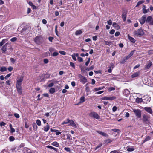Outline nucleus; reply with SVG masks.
Wrapping results in <instances>:
<instances>
[{
	"label": "nucleus",
	"mask_w": 153,
	"mask_h": 153,
	"mask_svg": "<svg viewBox=\"0 0 153 153\" xmlns=\"http://www.w3.org/2000/svg\"><path fill=\"white\" fill-rule=\"evenodd\" d=\"M115 88L113 87H110L108 88V90L109 91H111L115 90Z\"/></svg>",
	"instance_id": "obj_41"
},
{
	"label": "nucleus",
	"mask_w": 153,
	"mask_h": 153,
	"mask_svg": "<svg viewBox=\"0 0 153 153\" xmlns=\"http://www.w3.org/2000/svg\"><path fill=\"white\" fill-rule=\"evenodd\" d=\"M133 111L135 114L136 116L138 118H140L141 117V111L139 109H133Z\"/></svg>",
	"instance_id": "obj_4"
},
{
	"label": "nucleus",
	"mask_w": 153,
	"mask_h": 153,
	"mask_svg": "<svg viewBox=\"0 0 153 153\" xmlns=\"http://www.w3.org/2000/svg\"><path fill=\"white\" fill-rule=\"evenodd\" d=\"M150 139V136H148L146 137V138L143 141V143H145V142L149 140Z\"/></svg>",
	"instance_id": "obj_24"
},
{
	"label": "nucleus",
	"mask_w": 153,
	"mask_h": 153,
	"mask_svg": "<svg viewBox=\"0 0 153 153\" xmlns=\"http://www.w3.org/2000/svg\"><path fill=\"white\" fill-rule=\"evenodd\" d=\"M10 60L11 62L13 63H14L16 61V60L12 58H10Z\"/></svg>",
	"instance_id": "obj_50"
},
{
	"label": "nucleus",
	"mask_w": 153,
	"mask_h": 153,
	"mask_svg": "<svg viewBox=\"0 0 153 153\" xmlns=\"http://www.w3.org/2000/svg\"><path fill=\"white\" fill-rule=\"evenodd\" d=\"M16 40L17 38L15 37L12 38L10 39V41L11 42H15L16 41Z\"/></svg>",
	"instance_id": "obj_47"
},
{
	"label": "nucleus",
	"mask_w": 153,
	"mask_h": 153,
	"mask_svg": "<svg viewBox=\"0 0 153 153\" xmlns=\"http://www.w3.org/2000/svg\"><path fill=\"white\" fill-rule=\"evenodd\" d=\"M70 65L71 66V67H72L74 69L75 68V64H74L72 62H70Z\"/></svg>",
	"instance_id": "obj_40"
},
{
	"label": "nucleus",
	"mask_w": 153,
	"mask_h": 153,
	"mask_svg": "<svg viewBox=\"0 0 153 153\" xmlns=\"http://www.w3.org/2000/svg\"><path fill=\"white\" fill-rule=\"evenodd\" d=\"M127 150L128 152H132L134 150V149L133 148H128Z\"/></svg>",
	"instance_id": "obj_36"
},
{
	"label": "nucleus",
	"mask_w": 153,
	"mask_h": 153,
	"mask_svg": "<svg viewBox=\"0 0 153 153\" xmlns=\"http://www.w3.org/2000/svg\"><path fill=\"white\" fill-rule=\"evenodd\" d=\"M112 25L114 28L117 30L120 28L119 26L117 23L115 22L113 23Z\"/></svg>",
	"instance_id": "obj_17"
},
{
	"label": "nucleus",
	"mask_w": 153,
	"mask_h": 153,
	"mask_svg": "<svg viewBox=\"0 0 153 153\" xmlns=\"http://www.w3.org/2000/svg\"><path fill=\"white\" fill-rule=\"evenodd\" d=\"M53 85L54 83H51L48 84V86L49 87H51L53 86Z\"/></svg>",
	"instance_id": "obj_62"
},
{
	"label": "nucleus",
	"mask_w": 153,
	"mask_h": 153,
	"mask_svg": "<svg viewBox=\"0 0 153 153\" xmlns=\"http://www.w3.org/2000/svg\"><path fill=\"white\" fill-rule=\"evenodd\" d=\"M43 38L41 36H37L34 39V41L36 44H40L43 42Z\"/></svg>",
	"instance_id": "obj_2"
},
{
	"label": "nucleus",
	"mask_w": 153,
	"mask_h": 153,
	"mask_svg": "<svg viewBox=\"0 0 153 153\" xmlns=\"http://www.w3.org/2000/svg\"><path fill=\"white\" fill-rule=\"evenodd\" d=\"M134 51L135 50L132 51L128 55L131 57L133 55Z\"/></svg>",
	"instance_id": "obj_52"
},
{
	"label": "nucleus",
	"mask_w": 153,
	"mask_h": 153,
	"mask_svg": "<svg viewBox=\"0 0 153 153\" xmlns=\"http://www.w3.org/2000/svg\"><path fill=\"white\" fill-rule=\"evenodd\" d=\"M149 9H145V10H144L143 11V13H144V14H146V13L147 12H149Z\"/></svg>",
	"instance_id": "obj_43"
},
{
	"label": "nucleus",
	"mask_w": 153,
	"mask_h": 153,
	"mask_svg": "<svg viewBox=\"0 0 153 153\" xmlns=\"http://www.w3.org/2000/svg\"><path fill=\"white\" fill-rule=\"evenodd\" d=\"M152 63L151 62L149 61L148 62V63L146 64L145 67V69H148L149 68L150 66L152 65Z\"/></svg>",
	"instance_id": "obj_13"
},
{
	"label": "nucleus",
	"mask_w": 153,
	"mask_h": 153,
	"mask_svg": "<svg viewBox=\"0 0 153 153\" xmlns=\"http://www.w3.org/2000/svg\"><path fill=\"white\" fill-rule=\"evenodd\" d=\"M77 59L78 61L80 62H82L83 61V58L80 57L77 58Z\"/></svg>",
	"instance_id": "obj_39"
},
{
	"label": "nucleus",
	"mask_w": 153,
	"mask_h": 153,
	"mask_svg": "<svg viewBox=\"0 0 153 153\" xmlns=\"http://www.w3.org/2000/svg\"><path fill=\"white\" fill-rule=\"evenodd\" d=\"M116 99V97L115 96L108 97V100H112Z\"/></svg>",
	"instance_id": "obj_27"
},
{
	"label": "nucleus",
	"mask_w": 153,
	"mask_h": 153,
	"mask_svg": "<svg viewBox=\"0 0 153 153\" xmlns=\"http://www.w3.org/2000/svg\"><path fill=\"white\" fill-rule=\"evenodd\" d=\"M6 70H7V68L6 67H2L1 68L0 71L1 72H4V71H6Z\"/></svg>",
	"instance_id": "obj_30"
},
{
	"label": "nucleus",
	"mask_w": 153,
	"mask_h": 153,
	"mask_svg": "<svg viewBox=\"0 0 153 153\" xmlns=\"http://www.w3.org/2000/svg\"><path fill=\"white\" fill-rule=\"evenodd\" d=\"M55 91V88H51L49 90V92L51 94H53L54 93Z\"/></svg>",
	"instance_id": "obj_25"
},
{
	"label": "nucleus",
	"mask_w": 153,
	"mask_h": 153,
	"mask_svg": "<svg viewBox=\"0 0 153 153\" xmlns=\"http://www.w3.org/2000/svg\"><path fill=\"white\" fill-rule=\"evenodd\" d=\"M126 59L124 57L120 61V63L121 64H123L124 63H125V62L126 61Z\"/></svg>",
	"instance_id": "obj_38"
},
{
	"label": "nucleus",
	"mask_w": 153,
	"mask_h": 153,
	"mask_svg": "<svg viewBox=\"0 0 153 153\" xmlns=\"http://www.w3.org/2000/svg\"><path fill=\"white\" fill-rule=\"evenodd\" d=\"M7 40V39H3L1 41L4 43V44L6 42Z\"/></svg>",
	"instance_id": "obj_61"
},
{
	"label": "nucleus",
	"mask_w": 153,
	"mask_h": 153,
	"mask_svg": "<svg viewBox=\"0 0 153 153\" xmlns=\"http://www.w3.org/2000/svg\"><path fill=\"white\" fill-rule=\"evenodd\" d=\"M123 93L125 96H127L129 94L130 92L128 89H125L124 90Z\"/></svg>",
	"instance_id": "obj_14"
},
{
	"label": "nucleus",
	"mask_w": 153,
	"mask_h": 153,
	"mask_svg": "<svg viewBox=\"0 0 153 153\" xmlns=\"http://www.w3.org/2000/svg\"><path fill=\"white\" fill-rule=\"evenodd\" d=\"M115 31L114 30L112 29L110 31V34L111 35L113 34L114 33Z\"/></svg>",
	"instance_id": "obj_55"
},
{
	"label": "nucleus",
	"mask_w": 153,
	"mask_h": 153,
	"mask_svg": "<svg viewBox=\"0 0 153 153\" xmlns=\"http://www.w3.org/2000/svg\"><path fill=\"white\" fill-rule=\"evenodd\" d=\"M128 38L129 40L133 43H135V39L133 37L130 36L129 34L128 35Z\"/></svg>",
	"instance_id": "obj_16"
},
{
	"label": "nucleus",
	"mask_w": 153,
	"mask_h": 153,
	"mask_svg": "<svg viewBox=\"0 0 153 153\" xmlns=\"http://www.w3.org/2000/svg\"><path fill=\"white\" fill-rule=\"evenodd\" d=\"M140 64L137 65H136L134 67L133 69H135L138 68V67H140Z\"/></svg>",
	"instance_id": "obj_64"
},
{
	"label": "nucleus",
	"mask_w": 153,
	"mask_h": 153,
	"mask_svg": "<svg viewBox=\"0 0 153 153\" xmlns=\"http://www.w3.org/2000/svg\"><path fill=\"white\" fill-rule=\"evenodd\" d=\"M17 88V91L19 94H22V88L21 86H16Z\"/></svg>",
	"instance_id": "obj_11"
},
{
	"label": "nucleus",
	"mask_w": 153,
	"mask_h": 153,
	"mask_svg": "<svg viewBox=\"0 0 153 153\" xmlns=\"http://www.w3.org/2000/svg\"><path fill=\"white\" fill-rule=\"evenodd\" d=\"M117 107L115 106H114L112 108V111L113 112L117 110Z\"/></svg>",
	"instance_id": "obj_59"
},
{
	"label": "nucleus",
	"mask_w": 153,
	"mask_h": 153,
	"mask_svg": "<svg viewBox=\"0 0 153 153\" xmlns=\"http://www.w3.org/2000/svg\"><path fill=\"white\" fill-rule=\"evenodd\" d=\"M42 23L44 24H46L47 23V22L46 20L45 19H43L42 20Z\"/></svg>",
	"instance_id": "obj_58"
},
{
	"label": "nucleus",
	"mask_w": 153,
	"mask_h": 153,
	"mask_svg": "<svg viewBox=\"0 0 153 153\" xmlns=\"http://www.w3.org/2000/svg\"><path fill=\"white\" fill-rule=\"evenodd\" d=\"M87 84H86V88L85 90L87 92H88L89 91V87L87 86Z\"/></svg>",
	"instance_id": "obj_60"
},
{
	"label": "nucleus",
	"mask_w": 153,
	"mask_h": 153,
	"mask_svg": "<svg viewBox=\"0 0 153 153\" xmlns=\"http://www.w3.org/2000/svg\"><path fill=\"white\" fill-rule=\"evenodd\" d=\"M18 78V79L17 80L16 86H21V82L23 80V77L21 76Z\"/></svg>",
	"instance_id": "obj_7"
},
{
	"label": "nucleus",
	"mask_w": 153,
	"mask_h": 153,
	"mask_svg": "<svg viewBox=\"0 0 153 153\" xmlns=\"http://www.w3.org/2000/svg\"><path fill=\"white\" fill-rule=\"evenodd\" d=\"M122 17L124 21H125L126 19V15L125 14L123 13L122 15Z\"/></svg>",
	"instance_id": "obj_33"
},
{
	"label": "nucleus",
	"mask_w": 153,
	"mask_h": 153,
	"mask_svg": "<svg viewBox=\"0 0 153 153\" xmlns=\"http://www.w3.org/2000/svg\"><path fill=\"white\" fill-rule=\"evenodd\" d=\"M104 142L105 143H108L111 142H112V141L110 139H108L105 140Z\"/></svg>",
	"instance_id": "obj_34"
},
{
	"label": "nucleus",
	"mask_w": 153,
	"mask_h": 153,
	"mask_svg": "<svg viewBox=\"0 0 153 153\" xmlns=\"http://www.w3.org/2000/svg\"><path fill=\"white\" fill-rule=\"evenodd\" d=\"M71 56L73 60H74L75 61H76V58L74 55L73 54Z\"/></svg>",
	"instance_id": "obj_57"
},
{
	"label": "nucleus",
	"mask_w": 153,
	"mask_h": 153,
	"mask_svg": "<svg viewBox=\"0 0 153 153\" xmlns=\"http://www.w3.org/2000/svg\"><path fill=\"white\" fill-rule=\"evenodd\" d=\"M51 144L56 147H58L59 146V143L56 141L53 142Z\"/></svg>",
	"instance_id": "obj_20"
},
{
	"label": "nucleus",
	"mask_w": 153,
	"mask_h": 153,
	"mask_svg": "<svg viewBox=\"0 0 153 153\" xmlns=\"http://www.w3.org/2000/svg\"><path fill=\"white\" fill-rule=\"evenodd\" d=\"M9 140L11 141H13L14 140V138L13 136H10L9 137Z\"/></svg>",
	"instance_id": "obj_42"
},
{
	"label": "nucleus",
	"mask_w": 153,
	"mask_h": 153,
	"mask_svg": "<svg viewBox=\"0 0 153 153\" xmlns=\"http://www.w3.org/2000/svg\"><path fill=\"white\" fill-rule=\"evenodd\" d=\"M36 123L39 126H40L41 125V122L38 119L36 120Z\"/></svg>",
	"instance_id": "obj_37"
},
{
	"label": "nucleus",
	"mask_w": 153,
	"mask_h": 153,
	"mask_svg": "<svg viewBox=\"0 0 153 153\" xmlns=\"http://www.w3.org/2000/svg\"><path fill=\"white\" fill-rule=\"evenodd\" d=\"M9 45L8 43H6L2 48L1 50L2 51L3 53H5L8 45Z\"/></svg>",
	"instance_id": "obj_8"
},
{
	"label": "nucleus",
	"mask_w": 153,
	"mask_h": 153,
	"mask_svg": "<svg viewBox=\"0 0 153 153\" xmlns=\"http://www.w3.org/2000/svg\"><path fill=\"white\" fill-rule=\"evenodd\" d=\"M134 33L135 35H136L137 36L140 37L143 35L144 34V33L142 29L140 28L138 29L137 31H134Z\"/></svg>",
	"instance_id": "obj_3"
},
{
	"label": "nucleus",
	"mask_w": 153,
	"mask_h": 153,
	"mask_svg": "<svg viewBox=\"0 0 153 153\" xmlns=\"http://www.w3.org/2000/svg\"><path fill=\"white\" fill-rule=\"evenodd\" d=\"M143 108L149 114H152L153 113L152 110L150 107H144Z\"/></svg>",
	"instance_id": "obj_10"
},
{
	"label": "nucleus",
	"mask_w": 153,
	"mask_h": 153,
	"mask_svg": "<svg viewBox=\"0 0 153 153\" xmlns=\"http://www.w3.org/2000/svg\"><path fill=\"white\" fill-rule=\"evenodd\" d=\"M120 34V32L118 31L116 32V33H115V36L116 37L118 36Z\"/></svg>",
	"instance_id": "obj_56"
},
{
	"label": "nucleus",
	"mask_w": 153,
	"mask_h": 153,
	"mask_svg": "<svg viewBox=\"0 0 153 153\" xmlns=\"http://www.w3.org/2000/svg\"><path fill=\"white\" fill-rule=\"evenodd\" d=\"M64 150L68 152H70L71 151V149L69 147H65L64 148Z\"/></svg>",
	"instance_id": "obj_45"
},
{
	"label": "nucleus",
	"mask_w": 153,
	"mask_h": 153,
	"mask_svg": "<svg viewBox=\"0 0 153 153\" xmlns=\"http://www.w3.org/2000/svg\"><path fill=\"white\" fill-rule=\"evenodd\" d=\"M13 69V68L11 66L9 67L8 68V70L10 72Z\"/></svg>",
	"instance_id": "obj_63"
},
{
	"label": "nucleus",
	"mask_w": 153,
	"mask_h": 153,
	"mask_svg": "<svg viewBox=\"0 0 153 153\" xmlns=\"http://www.w3.org/2000/svg\"><path fill=\"white\" fill-rule=\"evenodd\" d=\"M107 23L109 25H111L112 24L111 20L110 19L108 21Z\"/></svg>",
	"instance_id": "obj_54"
},
{
	"label": "nucleus",
	"mask_w": 153,
	"mask_h": 153,
	"mask_svg": "<svg viewBox=\"0 0 153 153\" xmlns=\"http://www.w3.org/2000/svg\"><path fill=\"white\" fill-rule=\"evenodd\" d=\"M67 124H68V126H72L74 128H76L77 127L76 125L74 123V121L71 120H70L69 118L64 121L62 123V125Z\"/></svg>",
	"instance_id": "obj_1"
},
{
	"label": "nucleus",
	"mask_w": 153,
	"mask_h": 153,
	"mask_svg": "<svg viewBox=\"0 0 153 153\" xmlns=\"http://www.w3.org/2000/svg\"><path fill=\"white\" fill-rule=\"evenodd\" d=\"M46 147L48 148L53 149L56 152H57L58 151V150L57 149L51 146L48 145L46 146Z\"/></svg>",
	"instance_id": "obj_22"
},
{
	"label": "nucleus",
	"mask_w": 153,
	"mask_h": 153,
	"mask_svg": "<svg viewBox=\"0 0 153 153\" xmlns=\"http://www.w3.org/2000/svg\"><path fill=\"white\" fill-rule=\"evenodd\" d=\"M43 60L45 64H47L49 62L48 59H44Z\"/></svg>",
	"instance_id": "obj_51"
},
{
	"label": "nucleus",
	"mask_w": 153,
	"mask_h": 153,
	"mask_svg": "<svg viewBox=\"0 0 153 153\" xmlns=\"http://www.w3.org/2000/svg\"><path fill=\"white\" fill-rule=\"evenodd\" d=\"M105 88L104 86H102L101 87H99V88H95L94 90L95 91H97L98 90H101L102 89H103Z\"/></svg>",
	"instance_id": "obj_23"
},
{
	"label": "nucleus",
	"mask_w": 153,
	"mask_h": 153,
	"mask_svg": "<svg viewBox=\"0 0 153 153\" xmlns=\"http://www.w3.org/2000/svg\"><path fill=\"white\" fill-rule=\"evenodd\" d=\"M143 3H144V1H139L137 3L136 7H138L140 5V4H141Z\"/></svg>",
	"instance_id": "obj_32"
},
{
	"label": "nucleus",
	"mask_w": 153,
	"mask_h": 153,
	"mask_svg": "<svg viewBox=\"0 0 153 153\" xmlns=\"http://www.w3.org/2000/svg\"><path fill=\"white\" fill-rule=\"evenodd\" d=\"M146 17L145 15H144L141 18L139 19V20L140 23L142 25L145 23V22L146 21Z\"/></svg>",
	"instance_id": "obj_9"
},
{
	"label": "nucleus",
	"mask_w": 153,
	"mask_h": 153,
	"mask_svg": "<svg viewBox=\"0 0 153 153\" xmlns=\"http://www.w3.org/2000/svg\"><path fill=\"white\" fill-rule=\"evenodd\" d=\"M152 18L151 16H148L147 18H146V22L149 23L150 24V22L152 21Z\"/></svg>",
	"instance_id": "obj_18"
},
{
	"label": "nucleus",
	"mask_w": 153,
	"mask_h": 153,
	"mask_svg": "<svg viewBox=\"0 0 153 153\" xmlns=\"http://www.w3.org/2000/svg\"><path fill=\"white\" fill-rule=\"evenodd\" d=\"M111 131L114 132H117L118 133H119L120 132V131L118 129H112Z\"/></svg>",
	"instance_id": "obj_35"
},
{
	"label": "nucleus",
	"mask_w": 153,
	"mask_h": 153,
	"mask_svg": "<svg viewBox=\"0 0 153 153\" xmlns=\"http://www.w3.org/2000/svg\"><path fill=\"white\" fill-rule=\"evenodd\" d=\"M97 132L100 134L102 136H104L105 137H107L108 136V135L105 133L102 132L100 131H97Z\"/></svg>",
	"instance_id": "obj_15"
},
{
	"label": "nucleus",
	"mask_w": 153,
	"mask_h": 153,
	"mask_svg": "<svg viewBox=\"0 0 153 153\" xmlns=\"http://www.w3.org/2000/svg\"><path fill=\"white\" fill-rule=\"evenodd\" d=\"M14 115L17 118H18L20 117L19 115L17 113H15L14 114Z\"/></svg>",
	"instance_id": "obj_49"
},
{
	"label": "nucleus",
	"mask_w": 153,
	"mask_h": 153,
	"mask_svg": "<svg viewBox=\"0 0 153 153\" xmlns=\"http://www.w3.org/2000/svg\"><path fill=\"white\" fill-rule=\"evenodd\" d=\"M90 60V58H89L88 59V61L86 62L85 65L86 66H87L88 65L89 63Z\"/></svg>",
	"instance_id": "obj_53"
},
{
	"label": "nucleus",
	"mask_w": 153,
	"mask_h": 153,
	"mask_svg": "<svg viewBox=\"0 0 153 153\" xmlns=\"http://www.w3.org/2000/svg\"><path fill=\"white\" fill-rule=\"evenodd\" d=\"M104 42L105 43V45H108V46H109L111 44V42L110 41H104Z\"/></svg>",
	"instance_id": "obj_26"
},
{
	"label": "nucleus",
	"mask_w": 153,
	"mask_h": 153,
	"mask_svg": "<svg viewBox=\"0 0 153 153\" xmlns=\"http://www.w3.org/2000/svg\"><path fill=\"white\" fill-rule=\"evenodd\" d=\"M89 116L91 117L96 119H99L100 118V116L97 113L94 111L91 112L89 114Z\"/></svg>",
	"instance_id": "obj_5"
},
{
	"label": "nucleus",
	"mask_w": 153,
	"mask_h": 153,
	"mask_svg": "<svg viewBox=\"0 0 153 153\" xmlns=\"http://www.w3.org/2000/svg\"><path fill=\"white\" fill-rule=\"evenodd\" d=\"M149 117L148 115L143 114V120L144 122H146L148 121Z\"/></svg>",
	"instance_id": "obj_12"
},
{
	"label": "nucleus",
	"mask_w": 153,
	"mask_h": 153,
	"mask_svg": "<svg viewBox=\"0 0 153 153\" xmlns=\"http://www.w3.org/2000/svg\"><path fill=\"white\" fill-rule=\"evenodd\" d=\"M44 128V130L45 132H47L48 131L50 128V127L48 123H47V125Z\"/></svg>",
	"instance_id": "obj_21"
},
{
	"label": "nucleus",
	"mask_w": 153,
	"mask_h": 153,
	"mask_svg": "<svg viewBox=\"0 0 153 153\" xmlns=\"http://www.w3.org/2000/svg\"><path fill=\"white\" fill-rule=\"evenodd\" d=\"M6 125V123L4 122H0V126L1 127H2L4 126H5Z\"/></svg>",
	"instance_id": "obj_48"
},
{
	"label": "nucleus",
	"mask_w": 153,
	"mask_h": 153,
	"mask_svg": "<svg viewBox=\"0 0 153 153\" xmlns=\"http://www.w3.org/2000/svg\"><path fill=\"white\" fill-rule=\"evenodd\" d=\"M79 76L80 78V81L82 83L84 84L87 82V79L81 74H79Z\"/></svg>",
	"instance_id": "obj_6"
},
{
	"label": "nucleus",
	"mask_w": 153,
	"mask_h": 153,
	"mask_svg": "<svg viewBox=\"0 0 153 153\" xmlns=\"http://www.w3.org/2000/svg\"><path fill=\"white\" fill-rule=\"evenodd\" d=\"M58 55H59L58 52L57 51H55L51 55V56H53V57H55L56 56H57Z\"/></svg>",
	"instance_id": "obj_31"
},
{
	"label": "nucleus",
	"mask_w": 153,
	"mask_h": 153,
	"mask_svg": "<svg viewBox=\"0 0 153 153\" xmlns=\"http://www.w3.org/2000/svg\"><path fill=\"white\" fill-rule=\"evenodd\" d=\"M82 31L81 30H77L75 32V35H78L82 34Z\"/></svg>",
	"instance_id": "obj_29"
},
{
	"label": "nucleus",
	"mask_w": 153,
	"mask_h": 153,
	"mask_svg": "<svg viewBox=\"0 0 153 153\" xmlns=\"http://www.w3.org/2000/svg\"><path fill=\"white\" fill-rule=\"evenodd\" d=\"M85 101V97L84 96L80 98V103H82Z\"/></svg>",
	"instance_id": "obj_28"
},
{
	"label": "nucleus",
	"mask_w": 153,
	"mask_h": 153,
	"mask_svg": "<svg viewBox=\"0 0 153 153\" xmlns=\"http://www.w3.org/2000/svg\"><path fill=\"white\" fill-rule=\"evenodd\" d=\"M59 52L60 54L62 55H65L66 54V52L63 51H59Z\"/></svg>",
	"instance_id": "obj_44"
},
{
	"label": "nucleus",
	"mask_w": 153,
	"mask_h": 153,
	"mask_svg": "<svg viewBox=\"0 0 153 153\" xmlns=\"http://www.w3.org/2000/svg\"><path fill=\"white\" fill-rule=\"evenodd\" d=\"M140 74V71H138L134 73L131 75V77L133 78L139 76Z\"/></svg>",
	"instance_id": "obj_19"
},
{
	"label": "nucleus",
	"mask_w": 153,
	"mask_h": 153,
	"mask_svg": "<svg viewBox=\"0 0 153 153\" xmlns=\"http://www.w3.org/2000/svg\"><path fill=\"white\" fill-rule=\"evenodd\" d=\"M11 75V74L10 73L8 74L5 77V79H7Z\"/></svg>",
	"instance_id": "obj_46"
}]
</instances>
